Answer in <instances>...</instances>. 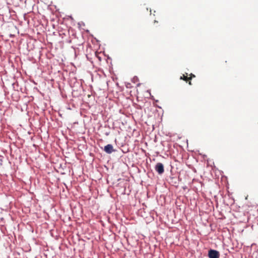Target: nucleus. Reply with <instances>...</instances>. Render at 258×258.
<instances>
[{"mask_svg":"<svg viewBox=\"0 0 258 258\" xmlns=\"http://www.w3.org/2000/svg\"><path fill=\"white\" fill-rule=\"evenodd\" d=\"M208 256L209 258H219L220 253L216 250L210 249L208 252Z\"/></svg>","mask_w":258,"mask_h":258,"instance_id":"nucleus-1","label":"nucleus"},{"mask_svg":"<svg viewBox=\"0 0 258 258\" xmlns=\"http://www.w3.org/2000/svg\"><path fill=\"white\" fill-rule=\"evenodd\" d=\"M155 169L159 174H162L164 172V166L161 163H157Z\"/></svg>","mask_w":258,"mask_h":258,"instance_id":"nucleus-2","label":"nucleus"},{"mask_svg":"<svg viewBox=\"0 0 258 258\" xmlns=\"http://www.w3.org/2000/svg\"><path fill=\"white\" fill-rule=\"evenodd\" d=\"M104 150L106 153L108 154H111L114 151L113 146L111 144H108L105 146L104 147Z\"/></svg>","mask_w":258,"mask_h":258,"instance_id":"nucleus-3","label":"nucleus"},{"mask_svg":"<svg viewBox=\"0 0 258 258\" xmlns=\"http://www.w3.org/2000/svg\"><path fill=\"white\" fill-rule=\"evenodd\" d=\"M186 75H187V74L186 73ZM180 79L186 81V82L189 80H191V77H188L187 75H183L182 76H181Z\"/></svg>","mask_w":258,"mask_h":258,"instance_id":"nucleus-4","label":"nucleus"},{"mask_svg":"<svg viewBox=\"0 0 258 258\" xmlns=\"http://www.w3.org/2000/svg\"><path fill=\"white\" fill-rule=\"evenodd\" d=\"M189 77H191V79L192 78H195V75L192 74H190L189 75Z\"/></svg>","mask_w":258,"mask_h":258,"instance_id":"nucleus-5","label":"nucleus"},{"mask_svg":"<svg viewBox=\"0 0 258 258\" xmlns=\"http://www.w3.org/2000/svg\"><path fill=\"white\" fill-rule=\"evenodd\" d=\"M188 84H189V85H192V84H191V82L190 80L188 81Z\"/></svg>","mask_w":258,"mask_h":258,"instance_id":"nucleus-6","label":"nucleus"}]
</instances>
